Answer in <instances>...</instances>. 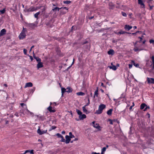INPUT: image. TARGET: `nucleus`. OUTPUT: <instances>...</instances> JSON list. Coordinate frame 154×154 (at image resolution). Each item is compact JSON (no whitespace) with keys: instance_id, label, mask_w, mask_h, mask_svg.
<instances>
[{"instance_id":"nucleus-7","label":"nucleus","mask_w":154,"mask_h":154,"mask_svg":"<svg viewBox=\"0 0 154 154\" xmlns=\"http://www.w3.org/2000/svg\"><path fill=\"white\" fill-rule=\"evenodd\" d=\"M147 81L148 84H154V79L152 78H147Z\"/></svg>"},{"instance_id":"nucleus-44","label":"nucleus","mask_w":154,"mask_h":154,"mask_svg":"<svg viewBox=\"0 0 154 154\" xmlns=\"http://www.w3.org/2000/svg\"><path fill=\"white\" fill-rule=\"evenodd\" d=\"M61 139L60 140V141L62 142H65V140L64 138L63 137H63H61Z\"/></svg>"},{"instance_id":"nucleus-52","label":"nucleus","mask_w":154,"mask_h":154,"mask_svg":"<svg viewBox=\"0 0 154 154\" xmlns=\"http://www.w3.org/2000/svg\"><path fill=\"white\" fill-rule=\"evenodd\" d=\"M128 66H129V68L130 69H131L132 67V64H129L128 65Z\"/></svg>"},{"instance_id":"nucleus-17","label":"nucleus","mask_w":154,"mask_h":154,"mask_svg":"<svg viewBox=\"0 0 154 154\" xmlns=\"http://www.w3.org/2000/svg\"><path fill=\"white\" fill-rule=\"evenodd\" d=\"M33 57L34 58V59H36V61L38 62L41 61V59L39 58L38 57H36L35 56V54H34V51L33 52Z\"/></svg>"},{"instance_id":"nucleus-16","label":"nucleus","mask_w":154,"mask_h":154,"mask_svg":"<svg viewBox=\"0 0 154 154\" xmlns=\"http://www.w3.org/2000/svg\"><path fill=\"white\" fill-rule=\"evenodd\" d=\"M32 84L31 82H28L24 86V88H26L28 87H31L32 86Z\"/></svg>"},{"instance_id":"nucleus-30","label":"nucleus","mask_w":154,"mask_h":154,"mask_svg":"<svg viewBox=\"0 0 154 154\" xmlns=\"http://www.w3.org/2000/svg\"><path fill=\"white\" fill-rule=\"evenodd\" d=\"M146 105L145 103H142L140 105V109H143L146 106Z\"/></svg>"},{"instance_id":"nucleus-61","label":"nucleus","mask_w":154,"mask_h":154,"mask_svg":"<svg viewBox=\"0 0 154 154\" xmlns=\"http://www.w3.org/2000/svg\"><path fill=\"white\" fill-rule=\"evenodd\" d=\"M78 140V139L77 138H76L74 140H73V141H75L76 140Z\"/></svg>"},{"instance_id":"nucleus-9","label":"nucleus","mask_w":154,"mask_h":154,"mask_svg":"<svg viewBox=\"0 0 154 154\" xmlns=\"http://www.w3.org/2000/svg\"><path fill=\"white\" fill-rule=\"evenodd\" d=\"M138 3L139 4L142 8H145V6L144 2L142 0H138Z\"/></svg>"},{"instance_id":"nucleus-46","label":"nucleus","mask_w":154,"mask_h":154,"mask_svg":"<svg viewBox=\"0 0 154 154\" xmlns=\"http://www.w3.org/2000/svg\"><path fill=\"white\" fill-rule=\"evenodd\" d=\"M122 16L124 17H126L127 16V14L125 13L122 12Z\"/></svg>"},{"instance_id":"nucleus-14","label":"nucleus","mask_w":154,"mask_h":154,"mask_svg":"<svg viewBox=\"0 0 154 154\" xmlns=\"http://www.w3.org/2000/svg\"><path fill=\"white\" fill-rule=\"evenodd\" d=\"M132 27L128 25H125V26L124 28L126 30H129L131 29Z\"/></svg>"},{"instance_id":"nucleus-15","label":"nucleus","mask_w":154,"mask_h":154,"mask_svg":"<svg viewBox=\"0 0 154 154\" xmlns=\"http://www.w3.org/2000/svg\"><path fill=\"white\" fill-rule=\"evenodd\" d=\"M43 66L42 63L41 61L39 62L37 64V68L38 69L39 68H42Z\"/></svg>"},{"instance_id":"nucleus-2","label":"nucleus","mask_w":154,"mask_h":154,"mask_svg":"<svg viewBox=\"0 0 154 154\" xmlns=\"http://www.w3.org/2000/svg\"><path fill=\"white\" fill-rule=\"evenodd\" d=\"M27 29L26 28H24V27H23V29L21 31V32L20 33L18 36L19 39H22L25 38L26 35V34L27 33Z\"/></svg>"},{"instance_id":"nucleus-54","label":"nucleus","mask_w":154,"mask_h":154,"mask_svg":"<svg viewBox=\"0 0 154 154\" xmlns=\"http://www.w3.org/2000/svg\"><path fill=\"white\" fill-rule=\"evenodd\" d=\"M90 102H89V103L88 102L84 106L86 107V106H88L89 105V104H90Z\"/></svg>"},{"instance_id":"nucleus-5","label":"nucleus","mask_w":154,"mask_h":154,"mask_svg":"<svg viewBox=\"0 0 154 154\" xmlns=\"http://www.w3.org/2000/svg\"><path fill=\"white\" fill-rule=\"evenodd\" d=\"M76 112L79 115V118L80 120H82L86 118V116L84 114H82V112L79 110L76 109Z\"/></svg>"},{"instance_id":"nucleus-62","label":"nucleus","mask_w":154,"mask_h":154,"mask_svg":"<svg viewBox=\"0 0 154 154\" xmlns=\"http://www.w3.org/2000/svg\"><path fill=\"white\" fill-rule=\"evenodd\" d=\"M137 32L141 33H142V32L141 31H137Z\"/></svg>"},{"instance_id":"nucleus-13","label":"nucleus","mask_w":154,"mask_h":154,"mask_svg":"<svg viewBox=\"0 0 154 154\" xmlns=\"http://www.w3.org/2000/svg\"><path fill=\"white\" fill-rule=\"evenodd\" d=\"M153 2L152 0H148L147 1V3H149V5L150 7V9H151L154 6V5H151V4H152Z\"/></svg>"},{"instance_id":"nucleus-29","label":"nucleus","mask_w":154,"mask_h":154,"mask_svg":"<svg viewBox=\"0 0 154 154\" xmlns=\"http://www.w3.org/2000/svg\"><path fill=\"white\" fill-rule=\"evenodd\" d=\"M66 89L63 88H61V92L62 93V95L65 92H66Z\"/></svg>"},{"instance_id":"nucleus-11","label":"nucleus","mask_w":154,"mask_h":154,"mask_svg":"<svg viewBox=\"0 0 154 154\" xmlns=\"http://www.w3.org/2000/svg\"><path fill=\"white\" fill-rule=\"evenodd\" d=\"M6 32V30L5 29H2L0 32V37L5 35Z\"/></svg>"},{"instance_id":"nucleus-36","label":"nucleus","mask_w":154,"mask_h":154,"mask_svg":"<svg viewBox=\"0 0 154 154\" xmlns=\"http://www.w3.org/2000/svg\"><path fill=\"white\" fill-rule=\"evenodd\" d=\"M109 6L110 7V8L111 9H113V8L114 7V5L111 2H110L109 3Z\"/></svg>"},{"instance_id":"nucleus-18","label":"nucleus","mask_w":154,"mask_h":154,"mask_svg":"<svg viewBox=\"0 0 154 154\" xmlns=\"http://www.w3.org/2000/svg\"><path fill=\"white\" fill-rule=\"evenodd\" d=\"M48 109L50 112H55V110L54 109H52V107L50 106L48 108Z\"/></svg>"},{"instance_id":"nucleus-21","label":"nucleus","mask_w":154,"mask_h":154,"mask_svg":"<svg viewBox=\"0 0 154 154\" xmlns=\"http://www.w3.org/2000/svg\"><path fill=\"white\" fill-rule=\"evenodd\" d=\"M125 33H127V32L125 31L121 30L119 32L116 33V34L118 35L119 34H123Z\"/></svg>"},{"instance_id":"nucleus-50","label":"nucleus","mask_w":154,"mask_h":154,"mask_svg":"<svg viewBox=\"0 0 154 154\" xmlns=\"http://www.w3.org/2000/svg\"><path fill=\"white\" fill-rule=\"evenodd\" d=\"M30 150H26L23 153V154H25L27 152H30Z\"/></svg>"},{"instance_id":"nucleus-48","label":"nucleus","mask_w":154,"mask_h":154,"mask_svg":"<svg viewBox=\"0 0 154 154\" xmlns=\"http://www.w3.org/2000/svg\"><path fill=\"white\" fill-rule=\"evenodd\" d=\"M23 52L25 54H27V50L26 49H23Z\"/></svg>"},{"instance_id":"nucleus-19","label":"nucleus","mask_w":154,"mask_h":154,"mask_svg":"<svg viewBox=\"0 0 154 154\" xmlns=\"http://www.w3.org/2000/svg\"><path fill=\"white\" fill-rule=\"evenodd\" d=\"M48 109L50 112H55V110L54 109H52V107L50 106L48 108Z\"/></svg>"},{"instance_id":"nucleus-43","label":"nucleus","mask_w":154,"mask_h":154,"mask_svg":"<svg viewBox=\"0 0 154 154\" xmlns=\"http://www.w3.org/2000/svg\"><path fill=\"white\" fill-rule=\"evenodd\" d=\"M56 128V127L54 126H52L51 127V128L49 130V131H51V130L54 129Z\"/></svg>"},{"instance_id":"nucleus-8","label":"nucleus","mask_w":154,"mask_h":154,"mask_svg":"<svg viewBox=\"0 0 154 154\" xmlns=\"http://www.w3.org/2000/svg\"><path fill=\"white\" fill-rule=\"evenodd\" d=\"M47 131V130L42 131L40 130V128H39L37 130V133L39 135H42L46 133Z\"/></svg>"},{"instance_id":"nucleus-31","label":"nucleus","mask_w":154,"mask_h":154,"mask_svg":"<svg viewBox=\"0 0 154 154\" xmlns=\"http://www.w3.org/2000/svg\"><path fill=\"white\" fill-rule=\"evenodd\" d=\"M76 94L78 96H83L85 95V93L82 92H80L77 93Z\"/></svg>"},{"instance_id":"nucleus-4","label":"nucleus","mask_w":154,"mask_h":154,"mask_svg":"<svg viewBox=\"0 0 154 154\" xmlns=\"http://www.w3.org/2000/svg\"><path fill=\"white\" fill-rule=\"evenodd\" d=\"M20 105L21 106H22L23 108H24L25 109L23 111V113L25 114H26L27 115H29V114L30 115H32V112H30L27 109V106L26 105L24 104V103H20Z\"/></svg>"},{"instance_id":"nucleus-37","label":"nucleus","mask_w":154,"mask_h":154,"mask_svg":"<svg viewBox=\"0 0 154 154\" xmlns=\"http://www.w3.org/2000/svg\"><path fill=\"white\" fill-rule=\"evenodd\" d=\"M61 8H59L58 7H55V8H53L52 9V10L54 11H59V10Z\"/></svg>"},{"instance_id":"nucleus-40","label":"nucleus","mask_w":154,"mask_h":154,"mask_svg":"<svg viewBox=\"0 0 154 154\" xmlns=\"http://www.w3.org/2000/svg\"><path fill=\"white\" fill-rule=\"evenodd\" d=\"M125 93H123L122 94L121 97H119V99H120L122 98H125Z\"/></svg>"},{"instance_id":"nucleus-26","label":"nucleus","mask_w":154,"mask_h":154,"mask_svg":"<svg viewBox=\"0 0 154 154\" xmlns=\"http://www.w3.org/2000/svg\"><path fill=\"white\" fill-rule=\"evenodd\" d=\"M131 63L133 64L136 67H138L139 66V64L138 63H135L134 61L133 60H131Z\"/></svg>"},{"instance_id":"nucleus-39","label":"nucleus","mask_w":154,"mask_h":154,"mask_svg":"<svg viewBox=\"0 0 154 154\" xmlns=\"http://www.w3.org/2000/svg\"><path fill=\"white\" fill-rule=\"evenodd\" d=\"M106 148L105 147H103L101 150V152L104 153L106 151Z\"/></svg>"},{"instance_id":"nucleus-63","label":"nucleus","mask_w":154,"mask_h":154,"mask_svg":"<svg viewBox=\"0 0 154 154\" xmlns=\"http://www.w3.org/2000/svg\"><path fill=\"white\" fill-rule=\"evenodd\" d=\"M16 116H18V114L17 113H16L15 114H14Z\"/></svg>"},{"instance_id":"nucleus-32","label":"nucleus","mask_w":154,"mask_h":154,"mask_svg":"<svg viewBox=\"0 0 154 154\" xmlns=\"http://www.w3.org/2000/svg\"><path fill=\"white\" fill-rule=\"evenodd\" d=\"M69 137L71 139L75 138L74 136L72 134V133L71 132H69Z\"/></svg>"},{"instance_id":"nucleus-24","label":"nucleus","mask_w":154,"mask_h":154,"mask_svg":"<svg viewBox=\"0 0 154 154\" xmlns=\"http://www.w3.org/2000/svg\"><path fill=\"white\" fill-rule=\"evenodd\" d=\"M29 27H31L32 29H33L36 27V25L34 23L29 24Z\"/></svg>"},{"instance_id":"nucleus-22","label":"nucleus","mask_w":154,"mask_h":154,"mask_svg":"<svg viewBox=\"0 0 154 154\" xmlns=\"http://www.w3.org/2000/svg\"><path fill=\"white\" fill-rule=\"evenodd\" d=\"M107 53L109 55H113L114 54V52L113 50L111 49L108 51Z\"/></svg>"},{"instance_id":"nucleus-45","label":"nucleus","mask_w":154,"mask_h":154,"mask_svg":"<svg viewBox=\"0 0 154 154\" xmlns=\"http://www.w3.org/2000/svg\"><path fill=\"white\" fill-rule=\"evenodd\" d=\"M50 105H53L54 106H56L57 105V104L56 103L54 102L53 103H52L51 102L50 103Z\"/></svg>"},{"instance_id":"nucleus-10","label":"nucleus","mask_w":154,"mask_h":154,"mask_svg":"<svg viewBox=\"0 0 154 154\" xmlns=\"http://www.w3.org/2000/svg\"><path fill=\"white\" fill-rule=\"evenodd\" d=\"M93 126L96 128L99 129L100 128V126L99 124L97 123H96L95 122H92Z\"/></svg>"},{"instance_id":"nucleus-64","label":"nucleus","mask_w":154,"mask_h":154,"mask_svg":"<svg viewBox=\"0 0 154 154\" xmlns=\"http://www.w3.org/2000/svg\"><path fill=\"white\" fill-rule=\"evenodd\" d=\"M94 154H100L99 153H96V152H93Z\"/></svg>"},{"instance_id":"nucleus-6","label":"nucleus","mask_w":154,"mask_h":154,"mask_svg":"<svg viewBox=\"0 0 154 154\" xmlns=\"http://www.w3.org/2000/svg\"><path fill=\"white\" fill-rule=\"evenodd\" d=\"M41 7H31L29 8L26 9L27 12L35 11L38 9H40Z\"/></svg>"},{"instance_id":"nucleus-28","label":"nucleus","mask_w":154,"mask_h":154,"mask_svg":"<svg viewBox=\"0 0 154 154\" xmlns=\"http://www.w3.org/2000/svg\"><path fill=\"white\" fill-rule=\"evenodd\" d=\"M6 8H4L2 10H0V12L1 14H3L5 13L6 11Z\"/></svg>"},{"instance_id":"nucleus-3","label":"nucleus","mask_w":154,"mask_h":154,"mask_svg":"<svg viewBox=\"0 0 154 154\" xmlns=\"http://www.w3.org/2000/svg\"><path fill=\"white\" fill-rule=\"evenodd\" d=\"M106 107V105L102 104H100L99 106L98 109L96 111L95 113L97 114L101 113L103 110Z\"/></svg>"},{"instance_id":"nucleus-35","label":"nucleus","mask_w":154,"mask_h":154,"mask_svg":"<svg viewBox=\"0 0 154 154\" xmlns=\"http://www.w3.org/2000/svg\"><path fill=\"white\" fill-rule=\"evenodd\" d=\"M38 7H41L40 8H41L42 12H43L46 9V8L45 6H39Z\"/></svg>"},{"instance_id":"nucleus-60","label":"nucleus","mask_w":154,"mask_h":154,"mask_svg":"<svg viewBox=\"0 0 154 154\" xmlns=\"http://www.w3.org/2000/svg\"><path fill=\"white\" fill-rule=\"evenodd\" d=\"M133 107V106H131L130 107V108H129V109H130V110H131V109H132V108Z\"/></svg>"},{"instance_id":"nucleus-1","label":"nucleus","mask_w":154,"mask_h":154,"mask_svg":"<svg viewBox=\"0 0 154 154\" xmlns=\"http://www.w3.org/2000/svg\"><path fill=\"white\" fill-rule=\"evenodd\" d=\"M137 41L135 43H133L134 45V47L133 49V50L136 52H139L141 51L144 50V48L141 47V45H137Z\"/></svg>"},{"instance_id":"nucleus-33","label":"nucleus","mask_w":154,"mask_h":154,"mask_svg":"<svg viewBox=\"0 0 154 154\" xmlns=\"http://www.w3.org/2000/svg\"><path fill=\"white\" fill-rule=\"evenodd\" d=\"M94 97L96 96L97 97H98V89H97L96 90L95 92H94Z\"/></svg>"},{"instance_id":"nucleus-34","label":"nucleus","mask_w":154,"mask_h":154,"mask_svg":"<svg viewBox=\"0 0 154 154\" xmlns=\"http://www.w3.org/2000/svg\"><path fill=\"white\" fill-rule=\"evenodd\" d=\"M109 68L110 69H112L114 70H116L117 69L116 67L114 65H113L112 66H109Z\"/></svg>"},{"instance_id":"nucleus-25","label":"nucleus","mask_w":154,"mask_h":154,"mask_svg":"<svg viewBox=\"0 0 154 154\" xmlns=\"http://www.w3.org/2000/svg\"><path fill=\"white\" fill-rule=\"evenodd\" d=\"M151 59L152 60V63L151 65L152 66V68L154 69V56H152L151 57Z\"/></svg>"},{"instance_id":"nucleus-12","label":"nucleus","mask_w":154,"mask_h":154,"mask_svg":"<svg viewBox=\"0 0 154 154\" xmlns=\"http://www.w3.org/2000/svg\"><path fill=\"white\" fill-rule=\"evenodd\" d=\"M65 138L66 139V140L65 141L66 143V144L69 143L71 140V138L68 135H66L65 136Z\"/></svg>"},{"instance_id":"nucleus-42","label":"nucleus","mask_w":154,"mask_h":154,"mask_svg":"<svg viewBox=\"0 0 154 154\" xmlns=\"http://www.w3.org/2000/svg\"><path fill=\"white\" fill-rule=\"evenodd\" d=\"M56 135L58 137L61 138V137H63V136L61 134L59 133L57 134Z\"/></svg>"},{"instance_id":"nucleus-51","label":"nucleus","mask_w":154,"mask_h":154,"mask_svg":"<svg viewBox=\"0 0 154 154\" xmlns=\"http://www.w3.org/2000/svg\"><path fill=\"white\" fill-rule=\"evenodd\" d=\"M29 152H30L31 154H34L33 150L32 149L30 150Z\"/></svg>"},{"instance_id":"nucleus-49","label":"nucleus","mask_w":154,"mask_h":154,"mask_svg":"<svg viewBox=\"0 0 154 154\" xmlns=\"http://www.w3.org/2000/svg\"><path fill=\"white\" fill-rule=\"evenodd\" d=\"M149 109V106H147V105H146V106L145 107V109H144V111H146V110L147 109Z\"/></svg>"},{"instance_id":"nucleus-38","label":"nucleus","mask_w":154,"mask_h":154,"mask_svg":"<svg viewBox=\"0 0 154 154\" xmlns=\"http://www.w3.org/2000/svg\"><path fill=\"white\" fill-rule=\"evenodd\" d=\"M40 13V12H38L35 13L34 15L35 17L36 18H37L38 17V16L39 14Z\"/></svg>"},{"instance_id":"nucleus-59","label":"nucleus","mask_w":154,"mask_h":154,"mask_svg":"<svg viewBox=\"0 0 154 154\" xmlns=\"http://www.w3.org/2000/svg\"><path fill=\"white\" fill-rule=\"evenodd\" d=\"M74 60H74V59H73V61H72V63L71 65H72V64H73L74 63Z\"/></svg>"},{"instance_id":"nucleus-23","label":"nucleus","mask_w":154,"mask_h":154,"mask_svg":"<svg viewBox=\"0 0 154 154\" xmlns=\"http://www.w3.org/2000/svg\"><path fill=\"white\" fill-rule=\"evenodd\" d=\"M66 90L67 91H66V92H68V93H70V92H72V88H71L70 87H67V88H66Z\"/></svg>"},{"instance_id":"nucleus-27","label":"nucleus","mask_w":154,"mask_h":154,"mask_svg":"<svg viewBox=\"0 0 154 154\" xmlns=\"http://www.w3.org/2000/svg\"><path fill=\"white\" fill-rule=\"evenodd\" d=\"M113 110L112 109H110L109 110H108L107 112V114L109 115H111L112 113V112Z\"/></svg>"},{"instance_id":"nucleus-41","label":"nucleus","mask_w":154,"mask_h":154,"mask_svg":"<svg viewBox=\"0 0 154 154\" xmlns=\"http://www.w3.org/2000/svg\"><path fill=\"white\" fill-rule=\"evenodd\" d=\"M63 2V3L64 4H69L71 2L69 1H64Z\"/></svg>"},{"instance_id":"nucleus-20","label":"nucleus","mask_w":154,"mask_h":154,"mask_svg":"<svg viewBox=\"0 0 154 154\" xmlns=\"http://www.w3.org/2000/svg\"><path fill=\"white\" fill-rule=\"evenodd\" d=\"M85 107H86L84 106L82 107L83 111L84 113H85L86 114H88L89 113V112L88 111V110L86 109Z\"/></svg>"},{"instance_id":"nucleus-57","label":"nucleus","mask_w":154,"mask_h":154,"mask_svg":"<svg viewBox=\"0 0 154 154\" xmlns=\"http://www.w3.org/2000/svg\"><path fill=\"white\" fill-rule=\"evenodd\" d=\"M61 133L62 134H65V131H62Z\"/></svg>"},{"instance_id":"nucleus-58","label":"nucleus","mask_w":154,"mask_h":154,"mask_svg":"<svg viewBox=\"0 0 154 154\" xmlns=\"http://www.w3.org/2000/svg\"><path fill=\"white\" fill-rule=\"evenodd\" d=\"M137 32H136L135 33H132V34L133 35H136V34H137Z\"/></svg>"},{"instance_id":"nucleus-53","label":"nucleus","mask_w":154,"mask_h":154,"mask_svg":"<svg viewBox=\"0 0 154 154\" xmlns=\"http://www.w3.org/2000/svg\"><path fill=\"white\" fill-rule=\"evenodd\" d=\"M109 121H110V124L111 125H112L113 124L112 121L111 119H109Z\"/></svg>"},{"instance_id":"nucleus-47","label":"nucleus","mask_w":154,"mask_h":154,"mask_svg":"<svg viewBox=\"0 0 154 154\" xmlns=\"http://www.w3.org/2000/svg\"><path fill=\"white\" fill-rule=\"evenodd\" d=\"M150 43H152L153 44H154V40L153 39H151L149 41Z\"/></svg>"},{"instance_id":"nucleus-56","label":"nucleus","mask_w":154,"mask_h":154,"mask_svg":"<svg viewBox=\"0 0 154 154\" xmlns=\"http://www.w3.org/2000/svg\"><path fill=\"white\" fill-rule=\"evenodd\" d=\"M139 38L140 39V41L141 42L142 41V37H139Z\"/></svg>"},{"instance_id":"nucleus-55","label":"nucleus","mask_w":154,"mask_h":154,"mask_svg":"<svg viewBox=\"0 0 154 154\" xmlns=\"http://www.w3.org/2000/svg\"><path fill=\"white\" fill-rule=\"evenodd\" d=\"M29 56L30 59L32 61L33 60V58L31 56Z\"/></svg>"}]
</instances>
